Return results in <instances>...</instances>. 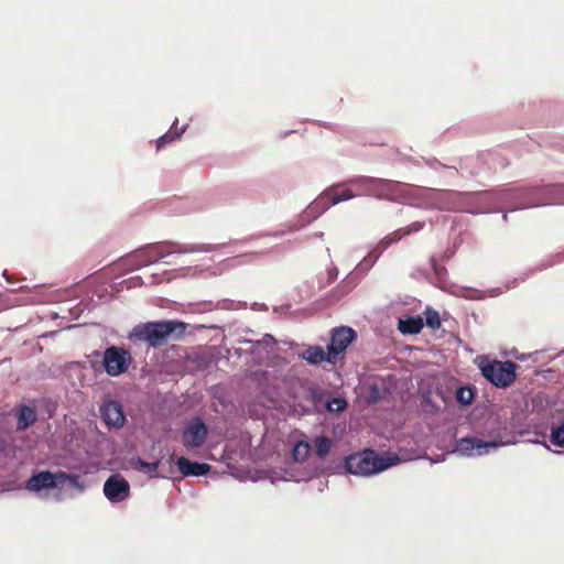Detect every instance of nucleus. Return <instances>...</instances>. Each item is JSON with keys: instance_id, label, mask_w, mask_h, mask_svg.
Listing matches in <instances>:
<instances>
[{"instance_id": "1", "label": "nucleus", "mask_w": 564, "mask_h": 564, "mask_svg": "<svg viewBox=\"0 0 564 564\" xmlns=\"http://www.w3.org/2000/svg\"><path fill=\"white\" fill-rule=\"evenodd\" d=\"M185 330L186 324L181 321L147 322L134 326L130 338L148 343L151 347L156 348L166 345L171 337L181 338Z\"/></svg>"}, {"instance_id": "2", "label": "nucleus", "mask_w": 564, "mask_h": 564, "mask_svg": "<svg viewBox=\"0 0 564 564\" xmlns=\"http://www.w3.org/2000/svg\"><path fill=\"white\" fill-rule=\"evenodd\" d=\"M394 464V458L379 456L372 449L349 455L345 460L346 470L352 475L367 476L382 471Z\"/></svg>"}, {"instance_id": "3", "label": "nucleus", "mask_w": 564, "mask_h": 564, "mask_svg": "<svg viewBox=\"0 0 564 564\" xmlns=\"http://www.w3.org/2000/svg\"><path fill=\"white\" fill-rule=\"evenodd\" d=\"M478 368L481 375L497 388L510 387L517 378V364L513 361L490 360L487 357H480Z\"/></svg>"}, {"instance_id": "4", "label": "nucleus", "mask_w": 564, "mask_h": 564, "mask_svg": "<svg viewBox=\"0 0 564 564\" xmlns=\"http://www.w3.org/2000/svg\"><path fill=\"white\" fill-rule=\"evenodd\" d=\"M66 482H69L72 486H77L78 476L69 475L62 470L57 473L44 470L33 475L28 480L26 488L31 491H40L42 489L62 488Z\"/></svg>"}, {"instance_id": "5", "label": "nucleus", "mask_w": 564, "mask_h": 564, "mask_svg": "<svg viewBox=\"0 0 564 564\" xmlns=\"http://www.w3.org/2000/svg\"><path fill=\"white\" fill-rule=\"evenodd\" d=\"M348 184L355 185L360 194L372 195L378 198L390 199L392 196V189L395 185L394 182L384 178L358 176L347 182Z\"/></svg>"}, {"instance_id": "6", "label": "nucleus", "mask_w": 564, "mask_h": 564, "mask_svg": "<svg viewBox=\"0 0 564 564\" xmlns=\"http://www.w3.org/2000/svg\"><path fill=\"white\" fill-rule=\"evenodd\" d=\"M132 362L131 354L121 347L110 346L104 352L102 365L111 377L124 373Z\"/></svg>"}, {"instance_id": "7", "label": "nucleus", "mask_w": 564, "mask_h": 564, "mask_svg": "<svg viewBox=\"0 0 564 564\" xmlns=\"http://www.w3.org/2000/svg\"><path fill=\"white\" fill-rule=\"evenodd\" d=\"M208 431L206 424L199 419H193L183 431V445L187 449L200 447L207 437Z\"/></svg>"}, {"instance_id": "8", "label": "nucleus", "mask_w": 564, "mask_h": 564, "mask_svg": "<svg viewBox=\"0 0 564 564\" xmlns=\"http://www.w3.org/2000/svg\"><path fill=\"white\" fill-rule=\"evenodd\" d=\"M356 338V333L348 326H341L333 329L330 344L327 347L330 358L337 361V356L345 352L347 347Z\"/></svg>"}, {"instance_id": "9", "label": "nucleus", "mask_w": 564, "mask_h": 564, "mask_svg": "<svg viewBox=\"0 0 564 564\" xmlns=\"http://www.w3.org/2000/svg\"><path fill=\"white\" fill-rule=\"evenodd\" d=\"M104 494L111 502H121L130 496V485L121 475L115 474L105 481Z\"/></svg>"}, {"instance_id": "10", "label": "nucleus", "mask_w": 564, "mask_h": 564, "mask_svg": "<svg viewBox=\"0 0 564 564\" xmlns=\"http://www.w3.org/2000/svg\"><path fill=\"white\" fill-rule=\"evenodd\" d=\"M100 415L109 429H120L126 422V415L120 402L107 400L100 405Z\"/></svg>"}, {"instance_id": "11", "label": "nucleus", "mask_w": 564, "mask_h": 564, "mask_svg": "<svg viewBox=\"0 0 564 564\" xmlns=\"http://www.w3.org/2000/svg\"><path fill=\"white\" fill-rule=\"evenodd\" d=\"M496 442H484L477 437H464L457 442L456 451L465 456L482 455L488 448H496Z\"/></svg>"}, {"instance_id": "12", "label": "nucleus", "mask_w": 564, "mask_h": 564, "mask_svg": "<svg viewBox=\"0 0 564 564\" xmlns=\"http://www.w3.org/2000/svg\"><path fill=\"white\" fill-rule=\"evenodd\" d=\"M356 195L357 194H355L350 188H341L339 185H337L325 191L323 195L319 197L318 202H325L326 206L329 207L340 202L351 199Z\"/></svg>"}, {"instance_id": "13", "label": "nucleus", "mask_w": 564, "mask_h": 564, "mask_svg": "<svg viewBox=\"0 0 564 564\" xmlns=\"http://www.w3.org/2000/svg\"><path fill=\"white\" fill-rule=\"evenodd\" d=\"M177 468L183 476H205L210 470V465L206 463L191 462L186 457H180L176 460Z\"/></svg>"}, {"instance_id": "14", "label": "nucleus", "mask_w": 564, "mask_h": 564, "mask_svg": "<svg viewBox=\"0 0 564 564\" xmlns=\"http://www.w3.org/2000/svg\"><path fill=\"white\" fill-rule=\"evenodd\" d=\"M301 357L310 365H319L323 361H327L333 365L336 364V360L330 358V352L328 350L325 351L321 346H310L302 352Z\"/></svg>"}, {"instance_id": "15", "label": "nucleus", "mask_w": 564, "mask_h": 564, "mask_svg": "<svg viewBox=\"0 0 564 564\" xmlns=\"http://www.w3.org/2000/svg\"><path fill=\"white\" fill-rule=\"evenodd\" d=\"M37 420V414L34 408L30 405H20L17 411V430L25 431L33 425Z\"/></svg>"}, {"instance_id": "16", "label": "nucleus", "mask_w": 564, "mask_h": 564, "mask_svg": "<svg viewBox=\"0 0 564 564\" xmlns=\"http://www.w3.org/2000/svg\"><path fill=\"white\" fill-rule=\"evenodd\" d=\"M424 326L423 319L420 316L409 317L406 319L399 321V330L402 334H419Z\"/></svg>"}, {"instance_id": "17", "label": "nucleus", "mask_w": 564, "mask_h": 564, "mask_svg": "<svg viewBox=\"0 0 564 564\" xmlns=\"http://www.w3.org/2000/svg\"><path fill=\"white\" fill-rule=\"evenodd\" d=\"M131 465L134 469L150 474L151 476H158V468L160 460L148 463L140 457L131 460Z\"/></svg>"}, {"instance_id": "18", "label": "nucleus", "mask_w": 564, "mask_h": 564, "mask_svg": "<svg viewBox=\"0 0 564 564\" xmlns=\"http://www.w3.org/2000/svg\"><path fill=\"white\" fill-rule=\"evenodd\" d=\"M313 445L317 456L319 458H325L330 451L332 441L326 436H318L313 440Z\"/></svg>"}, {"instance_id": "19", "label": "nucleus", "mask_w": 564, "mask_h": 564, "mask_svg": "<svg viewBox=\"0 0 564 564\" xmlns=\"http://www.w3.org/2000/svg\"><path fill=\"white\" fill-rule=\"evenodd\" d=\"M311 452V445L307 442L301 441L297 442L293 447V458L295 462H304Z\"/></svg>"}, {"instance_id": "20", "label": "nucleus", "mask_w": 564, "mask_h": 564, "mask_svg": "<svg viewBox=\"0 0 564 564\" xmlns=\"http://www.w3.org/2000/svg\"><path fill=\"white\" fill-rule=\"evenodd\" d=\"M185 131V127H182L180 130L175 129L174 131H167L163 135H161L156 141V150H161L163 147H165L167 143L173 142L174 140L178 139L183 132Z\"/></svg>"}, {"instance_id": "21", "label": "nucleus", "mask_w": 564, "mask_h": 564, "mask_svg": "<svg viewBox=\"0 0 564 564\" xmlns=\"http://www.w3.org/2000/svg\"><path fill=\"white\" fill-rule=\"evenodd\" d=\"M455 398L462 405H469L475 398V392L470 387H460L456 390Z\"/></svg>"}, {"instance_id": "22", "label": "nucleus", "mask_w": 564, "mask_h": 564, "mask_svg": "<svg viewBox=\"0 0 564 564\" xmlns=\"http://www.w3.org/2000/svg\"><path fill=\"white\" fill-rule=\"evenodd\" d=\"M424 315H425V324L430 328L437 329V328L441 327V318H440V314H438L437 311L432 310V308H427L424 312Z\"/></svg>"}, {"instance_id": "23", "label": "nucleus", "mask_w": 564, "mask_h": 564, "mask_svg": "<svg viewBox=\"0 0 564 564\" xmlns=\"http://www.w3.org/2000/svg\"><path fill=\"white\" fill-rule=\"evenodd\" d=\"M550 441L555 446H564V423L560 426L552 427Z\"/></svg>"}, {"instance_id": "24", "label": "nucleus", "mask_w": 564, "mask_h": 564, "mask_svg": "<svg viewBox=\"0 0 564 564\" xmlns=\"http://www.w3.org/2000/svg\"><path fill=\"white\" fill-rule=\"evenodd\" d=\"M404 236V232L402 230V228L400 229H397L394 230L393 232H391L390 235H388L387 237H384L380 245L383 247V248H387L389 247L390 245L394 243V242H398L399 240H401Z\"/></svg>"}, {"instance_id": "25", "label": "nucleus", "mask_w": 564, "mask_h": 564, "mask_svg": "<svg viewBox=\"0 0 564 564\" xmlns=\"http://www.w3.org/2000/svg\"><path fill=\"white\" fill-rule=\"evenodd\" d=\"M425 226L424 221H413L410 225L402 228L404 236H409L411 234L417 232L422 230Z\"/></svg>"}, {"instance_id": "26", "label": "nucleus", "mask_w": 564, "mask_h": 564, "mask_svg": "<svg viewBox=\"0 0 564 564\" xmlns=\"http://www.w3.org/2000/svg\"><path fill=\"white\" fill-rule=\"evenodd\" d=\"M333 403L336 404V410L337 411L343 410L345 408V405H346V402L344 400H341V399H334L332 402H329L327 404L328 410H333V408H332Z\"/></svg>"}, {"instance_id": "27", "label": "nucleus", "mask_w": 564, "mask_h": 564, "mask_svg": "<svg viewBox=\"0 0 564 564\" xmlns=\"http://www.w3.org/2000/svg\"><path fill=\"white\" fill-rule=\"evenodd\" d=\"M7 448V443L4 440L0 438V454L3 453Z\"/></svg>"}]
</instances>
